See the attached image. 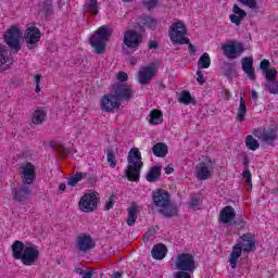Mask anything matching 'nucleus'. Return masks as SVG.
<instances>
[{
	"label": "nucleus",
	"mask_w": 278,
	"mask_h": 278,
	"mask_svg": "<svg viewBox=\"0 0 278 278\" xmlns=\"http://www.w3.org/2000/svg\"><path fill=\"white\" fill-rule=\"evenodd\" d=\"M186 24L182 21H177L169 27V38L176 45H188V37H186Z\"/></svg>",
	"instance_id": "7"
},
{
	"label": "nucleus",
	"mask_w": 278,
	"mask_h": 278,
	"mask_svg": "<svg viewBox=\"0 0 278 278\" xmlns=\"http://www.w3.org/2000/svg\"><path fill=\"white\" fill-rule=\"evenodd\" d=\"M265 79V90H267L269 94H278L277 70H269Z\"/></svg>",
	"instance_id": "17"
},
{
	"label": "nucleus",
	"mask_w": 278,
	"mask_h": 278,
	"mask_svg": "<svg viewBox=\"0 0 278 278\" xmlns=\"http://www.w3.org/2000/svg\"><path fill=\"white\" fill-rule=\"evenodd\" d=\"M59 190H62V191L66 190V184H61L59 186Z\"/></svg>",
	"instance_id": "64"
},
{
	"label": "nucleus",
	"mask_w": 278,
	"mask_h": 278,
	"mask_svg": "<svg viewBox=\"0 0 278 278\" xmlns=\"http://www.w3.org/2000/svg\"><path fill=\"white\" fill-rule=\"evenodd\" d=\"M81 278H92V271H86Z\"/></svg>",
	"instance_id": "61"
},
{
	"label": "nucleus",
	"mask_w": 278,
	"mask_h": 278,
	"mask_svg": "<svg viewBox=\"0 0 278 278\" xmlns=\"http://www.w3.org/2000/svg\"><path fill=\"white\" fill-rule=\"evenodd\" d=\"M149 116H150L149 118L150 125H162V122L164 121L160 110H155V109L152 110Z\"/></svg>",
	"instance_id": "29"
},
{
	"label": "nucleus",
	"mask_w": 278,
	"mask_h": 278,
	"mask_svg": "<svg viewBox=\"0 0 278 278\" xmlns=\"http://www.w3.org/2000/svg\"><path fill=\"white\" fill-rule=\"evenodd\" d=\"M211 64H212V60L210 59V53L207 52H204L198 60L199 71L203 68H210Z\"/></svg>",
	"instance_id": "31"
},
{
	"label": "nucleus",
	"mask_w": 278,
	"mask_h": 278,
	"mask_svg": "<svg viewBox=\"0 0 278 278\" xmlns=\"http://www.w3.org/2000/svg\"><path fill=\"white\" fill-rule=\"evenodd\" d=\"M106 160L111 168H116V154H114L113 150H108Z\"/></svg>",
	"instance_id": "39"
},
{
	"label": "nucleus",
	"mask_w": 278,
	"mask_h": 278,
	"mask_svg": "<svg viewBox=\"0 0 278 278\" xmlns=\"http://www.w3.org/2000/svg\"><path fill=\"white\" fill-rule=\"evenodd\" d=\"M116 77L118 81H127L128 79L127 73L125 72L117 73Z\"/></svg>",
	"instance_id": "54"
},
{
	"label": "nucleus",
	"mask_w": 278,
	"mask_h": 278,
	"mask_svg": "<svg viewBox=\"0 0 278 278\" xmlns=\"http://www.w3.org/2000/svg\"><path fill=\"white\" fill-rule=\"evenodd\" d=\"M243 18L244 17H240V15H236V14H230L229 15L230 22L233 23V25H237V26H239L240 23H242Z\"/></svg>",
	"instance_id": "48"
},
{
	"label": "nucleus",
	"mask_w": 278,
	"mask_h": 278,
	"mask_svg": "<svg viewBox=\"0 0 278 278\" xmlns=\"http://www.w3.org/2000/svg\"><path fill=\"white\" fill-rule=\"evenodd\" d=\"M254 136L261 140V142H266V144H273L277 140V129H254Z\"/></svg>",
	"instance_id": "15"
},
{
	"label": "nucleus",
	"mask_w": 278,
	"mask_h": 278,
	"mask_svg": "<svg viewBox=\"0 0 278 278\" xmlns=\"http://www.w3.org/2000/svg\"><path fill=\"white\" fill-rule=\"evenodd\" d=\"M199 181H205V179H210V175H198Z\"/></svg>",
	"instance_id": "59"
},
{
	"label": "nucleus",
	"mask_w": 278,
	"mask_h": 278,
	"mask_svg": "<svg viewBox=\"0 0 278 278\" xmlns=\"http://www.w3.org/2000/svg\"><path fill=\"white\" fill-rule=\"evenodd\" d=\"M40 79H41V76L40 75H35V84L36 86H40Z\"/></svg>",
	"instance_id": "60"
},
{
	"label": "nucleus",
	"mask_w": 278,
	"mask_h": 278,
	"mask_svg": "<svg viewBox=\"0 0 278 278\" xmlns=\"http://www.w3.org/2000/svg\"><path fill=\"white\" fill-rule=\"evenodd\" d=\"M232 12L235 15L240 16L241 18L247 16V11L242 10L240 7H238V4L232 7Z\"/></svg>",
	"instance_id": "44"
},
{
	"label": "nucleus",
	"mask_w": 278,
	"mask_h": 278,
	"mask_svg": "<svg viewBox=\"0 0 278 278\" xmlns=\"http://www.w3.org/2000/svg\"><path fill=\"white\" fill-rule=\"evenodd\" d=\"M198 175H212L214 173V163L206 160L197 166Z\"/></svg>",
	"instance_id": "24"
},
{
	"label": "nucleus",
	"mask_w": 278,
	"mask_h": 278,
	"mask_svg": "<svg viewBox=\"0 0 278 278\" xmlns=\"http://www.w3.org/2000/svg\"><path fill=\"white\" fill-rule=\"evenodd\" d=\"M222 49L225 58H228V60H236V58H240L244 53V45L238 41H229Z\"/></svg>",
	"instance_id": "10"
},
{
	"label": "nucleus",
	"mask_w": 278,
	"mask_h": 278,
	"mask_svg": "<svg viewBox=\"0 0 278 278\" xmlns=\"http://www.w3.org/2000/svg\"><path fill=\"white\" fill-rule=\"evenodd\" d=\"M159 229V227L149 228L148 231L143 235L144 242H151L155 240V233H157Z\"/></svg>",
	"instance_id": "35"
},
{
	"label": "nucleus",
	"mask_w": 278,
	"mask_h": 278,
	"mask_svg": "<svg viewBox=\"0 0 278 278\" xmlns=\"http://www.w3.org/2000/svg\"><path fill=\"white\" fill-rule=\"evenodd\" d=\"M12 257L20 260L24 266H31L35 262H38L40 257V251L35 244L25 245L23 241L15 240L11 245Z\"/></svg>",
	"instance_id": "1"
},
{
	"label": "nucleus",
	"mask_w": 278,
	"mask_h": 278,
	"mask_svg": "<svg viewBox=\"0 0 278 278\" xmlns=\"http://www.w3.org/2000/svg\"><path fill=\"white\" fill-rule=\"evenodd\" d=\"M251 175H243V179L247 186V192H251L253 190V180Z\"/></svg>",
	"instance_id": "46"
},
{
	"label": "nucleus",
	"mask_w": 278,
	"mask_h": 278,
	"mask_svg": "<svg viewBox=\"0 0 278 278\" xmlns=\"http://www.w3.org/2000/svg\"><path fill=\"white\" fill-rule=\"evenodd\" d=\"M252 99L253 101H257V91L252 90Z\"/></svg>",
	"instance_id": "62"
},
{
	"label": "nucleus",
	"mask_w": 278,
	"mask_h": 278,
	"mask_svg": "<svg viewBox=\"0 0 278 278\" xmlns=\"http://www.w3.org/2000/svg\"><path fill=\"white\" fill-rule=\"evenodd\" d=\"M176 270H186L189 273H194L197 270V261H194V255L190 253H180L174 260Z\"/></svg>",
	"instance_id": "6"
},
{
	"label": "nucleus",
	"mask_w": 278,
	"mask_h": 278,
	"mask_svg": "<svg viewBox=\"0 0 278 278\" xmlns=\"http://www.w3.org/2000/svg\"><path fill=\"white\" fill-rule=\"evenodd\" d=\"M78 207L80 212L90 214V212L99 207V197L94 192L85 193L78 202Z\"/></svg>",
	"instance_id": "8"
},
{
	"label": "nucleus",
	"mask_w": 278,
	"mask_h": 278,
	"mask_svg": "<svg viewBox=\"0 0 278 278\" xmlns=\"http://www.w3.org/2000/svg\"><path fill=\"white\" fill-rule=\"evenodd\" d=\"M152 201L156 207H166L170 205V194L164 189H159L152 194Z\"/></svg>",
	"instance_id": "16"
},
{
	"label": "nucleus",
	"mask_w": 278,
	"mask_h": 278,
	"mask_svg": "<svg viewBox=\"0 0 278 278\" xmlns=\"http://www.w3.org/2000/svg\"><path fill=\"white\" fill-rule=\"evenodd\" d=\"M36 174V167L31 163H26L24 166H22V175H35Z\"/></svg>",
	"instance_id": "37"
},
{
	"label": "nucleus",
	"mask_w": 278,
	"mask_h": 278,
	"mask_svg": "<svg viewBox=\"0 0 278 278\" xmlns=\"http://www.w3.org/2000/svg\"><path fill=\"white\" fill-rule=\"evenodd\" d=\"M236 219V210L231 205L223 207L219 212V223L222 225H231Z\"/></svg>",
	"instance_id": "18"
},
{
	"label": "nucleus",
	"mask_w": 278,
	"mask_h": 278,
	"mask_svg": "<svg viewBox=\"0 0 278 278\" xmlns=\"http://www.w3.org/2000/svg\"><path fill=\"white\" fill-rule=\"evenodd\" d=\"M84 8L87 12L94 14V16L99 14V2L97 0H90L84 5Z\"/></svg>",
	"instance_id": "33"
},
{
	"label": "nucleus",
	"mask_w": 278,
	"mask_h": 278,
	"mask_svg": "<svg viewBox=\"0 0 278 278\" xmlns=\"http://www.w3.org/2000/svg\"><path fill=\"white\" fill-rule=\"evenodd\" d=\"M149 49H157V41H154V40L150 41Z\"/></svg>",
	"instance_id": "58"
},
{
	"label": "nucleus",
	"mask_w": 278,
	"mask_h": 278,
	"mask_svg": "<svg viewBox=\"0 0 278 278\" xmlns=\"http://www.w3.org/2000/svg\"><path fill=\"white\" fill-rule=\"evenodd\" d=\"M124 177L128 181H136V182L140 181V175H125Z\"/></svg>",
	"instance_id": "52"
},
{
	"label": "nucleus",
	"mask_w": 278,
	"mask_h": 278,
	"mask_svg": "<svg viewBox=\"0 0 278 278\" xmlns=\"http://www.w3.org/2000/svg\"><path fill=\"white\" fill-rule=\"evenodd\" d=\"M147 181L150 184H153L155 181H160V175H147L146 176Z\"/></svg>",
	"instance_id": "50"
},
{
	"label": "nucleus",
	"mask_w": 278,
	"mask_h": 278,
	"mask_svg": "<svg viewBox=\"0 0 278 278\" xmlns=\"http://www.w3.org/2000/svg\"><path fill=\"white\" fill-rule=\"evenodd\" d=\"M31 197V188L25 185H17L12 189V199L15 203H25Z\"/></svg>",
	"instance_id": "13"
},
{
	"label": "nucleus",
	"mask_w": 278,
	"mask_h": 278,
	"mask_svg": "<svg viewBox=\"0 0 278 278\" xmlns=\"http://www.w3.org/2000/svg\"><path fill=\"white\" fill-rule=\"evenodd\" d=\"M188 205L197 212L201 210V205H203V198L201 195H193L190 198Z\"/></svg>",
	"instance_id": "32"
},
{
	"label": "nucleus",
	"mask_w": 278,
	"mask_h": 278,
	"mask_svg": "<svg viewBox=\"0 0 278 278\" xmlns=\"http://www.w3.org/2000/svg\"><path fill=\"white\" fill-rule=\"evenodd\" d=\"M116 195L111 194L104 202V208L106 211L114 210V203H116Z\"/></svg>",
	"instance_id": "40"
},
{
	"label": "nucleus",
	"mask_w": 278,
	"mask_h": 278,
	"mask_svg": "<svg viewBox=\"0 0 278 278\" xmlns=\"http://www.w3.org/2000/svg\"><path fill=\"white\" fill-rule=\"evenodd\" d=\"M144 163L142 162V153L138 148H131L127 155V165L125 175H140Z\"/></svg>",
	"instance_id": "4"
},
{
	"label": "nucleus",
	"mask_w": 278,
	"mask_h": 278,
	"mask_svg": "<svg viewBox=\"0 0 278 278\" xmlns=\"http://www.w3.org/2000/svg\"><path fill=\"white\" fill-rule=\"evenodd\" d=\"M197 81L200 86H203V84H205V78H203V72H197Z\"/></svg>",
	"instance_id": "51"
},
{
	"label": "nucleus",
	"mask_w": 278,
	"mask_h": 278,
	"mask_svg": "<svg viewBox=\"0 0 278 278\" xmlns=\"http://www.w3.org/2000/svg\"><path fill=\"white\" fill-rule=\"evenodd\" d=\"M84 179V175H75L68 178V182L67 186H71L72 188L77 186V184H79V181H81Z\"/></svg>",
	"instance_id": "42"
},
{
	"label": "nucleus",
	"mask_w": 278,
	"mask_h": 278,
	"mask_svg": "<svg viewBox=\"0 0 278 278\" xmlns=\"http://www.w3.org/2000/svg\"><path fill=\"white\" fill-rule=\"evenodd\" d=\"M89 186H94L97 184V178L94 176H90L88 178Z\"/></svg>",
	"instance_id": "56"
},
{
	"label": "nucleus",
	"mask_w": 278,
	"mask_h": 278,
	"mask_svg": "<svg viewBox=\"0 0 278 278\" xmlns=\"http://www.w3.org/2000/svg\"><path fill=\"white\" fill-rule=\"evenodd\" d=\"M47 118V113L45 110L38 109L33 113L34 125H42Z\"/></svg>",
	"instance_id": "30"
},
{
	"label": "nucleus",
	"mask_w": 278,
	"mask_h": 278,
	"mask_svg": "<svg viewBox=\"0 0 278 278\" xmlns=\"http://www.w3.org/2000/svg\"><path fill=\"white\" fill-rule=\"evenodd\" d=\"M137 219H138V205L132 204L128 208V218H127L126 223L129 227H134V225H136Z\"/></svg>",
	"instance_id": "27"
},
{
	"label": "nucleus",
	"mask_w": 278,
	"mask_h": 278,
	"mask_svg": "<svg viewBox=\"0 0 278 278\" xmlns=\"http://www.w3.org/2000/svg\"><path fill=\"white\" fill-rule=\"evenodd\" d=\"M142 25H146L147 27H155L157 25V20L151 17V16H143L141 17Z\"/></svg>",
	"instance_id": "38"
},
{
	"label": "nucleus",
	"mask_w": 278,
	"mask_h": 278,
	"mask_svg": "<svg viewBox=\"0 0 278 278\" xmlns=\"http://www.w3.org/2000/svg\"><path fill=\"white\" fill-rule=\"evenodd\" d=\"M23 184L31 186L36 181V175H24L22 176Z\"/></svg>",
	"instance_id": "47"
},
{
	"label": "nucleus",
	"mask_w": 278,
	"mask_h": 278,
	"mask_svg": "<svg viewBox=\"0 0 278 278\" xmlns=\"http://www.w3.org/2000/svg\"><path fill=\"white\" fill-rule=\"evenodd\" d=\"M110 36H112V33H110L108 25H103L93 33L90 38V46L94 49V53L101 55L105 51V45L110 40Z\"/></svg>",
	"instance_id": "3"
},
{
	"label": "nucleus",
	"mask_w": 278,
	"mask_h": 278,
	"mask_svg": "<svg viewBox=\"0 0 278 278\" xmlns=\"http://www.w3.org/2000/svg\"><path fill=\"white\" fill-rule=\"evenodd\" d=\"M10 55L8 54V47L0 45V71H8L10 68Z\"/></svg>",
	"instance_id": "23"
},
{
	"label": "nucleus",
	"mask_w": 278,
	"mask_h": 278,
	"mask_svg": "<svg viewBox=\"0 0 278 278\" xmlns=\"http://www.w3.org/2000/svg\"><path fill=\"white\" fill-rule=\"evenodd\" d=\"M146 8H148V10H153V8H155V5H157V0H149L147 2H144Z\"/></svg>",
	"instance_id": "53"
},
{
	"label": "nucleus",
	"mask_w": 278,
	"mask_h": 278,
	"mask_svg": "<svg viewBox=\"0 0 278 278\" xmlns=\"http://www.w3.org/2000/svg\"><path fill=\"white\" fill-rule=\"evenodd\" d=\"M172 173H175V168H173L170 165L165 167V174L166 175H172Z\"/></svg>",
	"instance_id": "57"
},
{
	"label": "nucleus",
	"mask_w": 278,
	"mask_h": 278,
	"mask_svg": "<svg viewBox=\"0 0 278 278\" xmlns=\"http://www.w3.org/2000/svg\"><path fill=\"white\" fill-rule=\"evenodd\" d=\"M21 36H23V31L17 25L11 26L4 34V41L13 53L21 51Z\"/></svg>",
	"instance_id": "5"
},
{
	"label": "nucleus",
	"mask_w": 278,
	"mask_h": 278,
	"mask_svg": "<svg viewBox=\"0 0 278 278\" xmlns=\"http://www.w3.org/2000/svg\"><path fill=\"white\" fill-rule=\"evenodd\" d=\"M40 38H42V34L36 26L28 27L24 35V40L28 49H36L38 42H40Z\"/></svg>",
	"instance_id": "12"
},
{
	"label": "nucleus",
	"mask_w": 278,
	"mask_h": 278,
	"mask_svg": "<svg viewBox=\"0 0 278 278\" xmlns=\"http://www.w3.org/2000/svg\"><path fill=\"white\" fill-rule=\"evenodd\" d=\"M124 45L129 49L140 47V34L136 29L127 30L124 35Z\"/></svg>",
	"instance_id": "20"
},
{
	"label": "nucleus",
	"mask_w": 278,
	"mask_h": 278,
	"mask_svg": "<svg viewBox=\"0 0 278 278\" xmlns=\"http://www.w3.org/2000/svg\"><path fill=\"white\" fill-rule=\"evenodd\" d=\"M178 101L179 103H184L185 105H188L192 101V96L188 91H182L179 94Z\"/></svg>",
	"instance_id": "36"
},
{
	"label": "nucleus",
	"mask_w": 278,
	"mask_h": 278,
	"mask_svg": "<svg viewBox=\"0 0 278 278\" xmlns=\"http://www.w3.org/2000/svg\"><path fill=\"white\" fill-rule=\"evenodd\" d=\"M152 153H154L156 157H166L168 154V146L164 142H159L153 146Z\"/></svg>",
	"instance_id": "25"
},
{
	"label": "nucleus",
	"mask_w": 278,
	"mask_h": 278,
	"mask_svg": "<svg viewBox=\"0 0 278 278\" xmlns=\"http://www.w3.org/2000/svg\"><path fill=\"white\" fill-rule=\"evenodd\" d=\"M245 146L248 147V149H250V151H257V149H260V141L253 138L252 135H249L245 138Z\"/></svg>",
	"instance_id": "34"
},
{
	"label": "nucleus",
	"mask_w": 278,
	"mask_h": 278,
	"mask_svg": "<svg viewBox=\"0 0 278 278\" xmlns=\"http://www.w3.org/2000/svg\"><path fill=\"white\" fill-rule=\"evenodd\" d=\"M188 47H189V53H191L192 55H194V53H197V48L194 47V45L190 43V39H188Z\"/></svg>",
	"instance_id": "55"
},
{
	"label": "nucleus",
	"mask_w": 278,
	"mask_h": 278,
	"mask_svg": "<svg viewBox=\"0 0 278 278\" xmlns=\"http://www.w3.org/2000/svg\"><path fill=\"white\" fill-rule=\"evenodd\" d=\"M46 5H47V10H51V5H53V3L51 2V0H47Z\"/></svg>",
	"instance_id": "63"
},
{
	"label": "nucleus",
	"mask_w": 278,
	"mask_h": 278,
	"mask_svg": "<svg viewBox=\"0 0 278 278\" xmlns=\"http://www.w3.org/2000/svg\"><path fill=\"white\" fill-rule=\"evenodd\" d=\"M242 71L248 75L249 79H255V68L253 67L252 58H243L241 60Z\"/></svg>",
	"instance_id": "21"
},
{
	"label": "nucleus",
	"mask_w": 278,
	"mask_h": 278,
	"mask_svg": "<svg viewBox=\"0 0 278 278\" xmlns=\"http://www.w3.org/2000/svg\"><path fill=\"white\" fill-rule=\"evenodd\" d=\"M100 108L102 110V112H109L112 113L115 110H118V108H121V101H118L114 93H108L104 94L101 99L100 102Z\"/></svg>",
	"instance_id": "14"
},
{
	"label": "nucleus",
	"mask_w": 278,
	"mask_h": 278,
	"mask_svg": "<svg viewBox=\"0 0 278 278\" xmlns=\"http://www.w3.org/2000/svg\"><path fill=\"white\" fill-rule=\"evenodd\" d=\"M75 249L80 253H88V251H92V249H94V241L92 240V237L84 232L78 235L76 237Z\"/></svg>",
	"instance_id": "11"
},
{
	"label": "nucleus",
	"mask_w": 278,
	"mask_h": 278,
	"mask_svg": "<svg viewBox=\"0 0 278 278\" xmlns=\"http://www.w3.org/2000/svg\"><path fill=\"white\" fill-rule=\"evenodd\" d=\"M255 249V236L251 232L243 233L238 243L232 247V251L229 255L230 267L236 268L238 266V260L242 257V251L244 253H251Z\"/></svg>",
	"instance_id": "2"
},
{
	"label": "nucleus",
	"mask_w": 278,
	"mask_h": 278,
	"mask_svg": "<svg viewBox=\"0 0 278 278\" xmlns=\"http://www.w3.org/2000/svg\"><path fill=\"white\" fill-rule=\"evenodd\" d=\"M270 66V61L264 59L261 62V71L265 73V77L268 75V71H273L274 68H268Z\"/></svg>",
	"instance_id": "43"
},
{
	"label": "nucleus",
	"mask_w": 278,
	"mask_h": 278,
	"mask_svg": "<svg viewBox=\"0 0 278 278\" xmlns=\"http://www.w3.org/2000/svg\"><path fill=\"white\" fill-rule=\"evenodd\" d=\"M160 214L165 216V218H173V217L177 216L178 210H177V206H175L173 204H167L166 206H163L160 210Z\"/></svg>",
	"instance_id": "28"
},
{
	"label": "nucleus",
	"mask_w": 278,
	"mask_h": 278,
	"mask_svg": "<svg viewBox=\"0 0 278 278\" xmlns=\"http://www.w3.org/2000/svg\"><path fill=\"white\" fill-rule=\"evenodd\" d=\"M245 118H247V102L244 101L243 97H240V104L237 110L236 121H238V123H244Z\"/></svg>",
	"instance_id": "26"
},
{
	"label": "nucleus",
	"mask_w": 278,
	"mask_h": 278,
	"mask_svg": "<svg viewBox=\"0 0 278 278\" xmlns=\"http://www.w3.org/2000/svg\"><path fill=\"white\" fill-rule=\"evenodd\" d=\"M194 271L178 270L173 274L174 278H192Z\"/></svg>",
	"instance_id": "41"
},
{
	"label": "nucleus",
	"mask_w": 278,
	"mask_h": 278,
	"mask_svg": "<svg viewBox=\"0 0 278 278\" xmlns=\"http://www.w3.org/2000/svg\"><path fill=\"white\" fill-rule=\"evenodd\" d=\"M167 253H168V248H166V245H164L163 243H157L153 245L151 251V255L153 260H164Z\"/></svg>",
	"instance_id": "22"
},
{
	"label": "nucleus",
	"mask_w": 278,
	"mask_h": 278,
	"mask_svg": "<svg viewBox=\"0 0 278 278\" xmlns=\"http://www.w3.org/2000/svg\"><path fill=\"white\" fill-rule=\"evenodd\" d=\"M155 73L156 71L153 66L141 67L137 75L139 84H141V86H147V84L155 77Z\"/></svg>",
	"instance_id": "19"
},
{
	"label": "nucleus",
	"mask_w": 278,
	"mask_h": 278,
	"mask_svg": "<svg viewBox=\"0 0 278 278\" xmlns=\"http://www.w3.org/2000/svg\"><path fill=\"white\" fill-rule=\"evenodd\" d=\"M162 173V165H154L150 168L148 175H160Z\"/></svg>",
	"instance_id": "49"
},
{
	"label": "nucleus",
	"mask_w": 278,
	"mask_h": 278,
	"mask_svg": "<svg viewBox=\"0 0 278 278\" xmlns=\"http://www.w3.org/2000/svg\"><path fill=\"white\" fill-rule=\"evenodd\" d=\"M243 5H248L251 10H257V0H238Z\"/></svg>",
	"instance_id": "45"
},
{
	"label": "nucleus",
	"mask_w": 278,
	"mask_h": 278,
	"mask_svg": "<svg viewBox=\"0 0 278 278\" xmlns=\"http://www.w3.org/2000/svg\"><path fill=\"white\" fill-rule=\"evenodd\" d=\"M112 93L122 104L123 101H126V102L131 101V99H134V94H136V91H134L131 86L127 84H117L113 86Z\"/></svg>",
	"instance_id": "9"
}]
</instances>
